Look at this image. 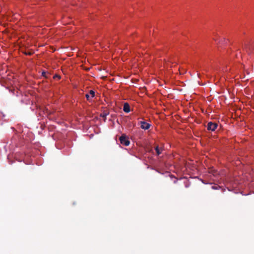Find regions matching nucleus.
Instances as JSON below:
<instances>
[{
  "instance_id": "obj_3",
  "label": "nucleus",
  "mask_w": 254,
  "mask_h": 254,
  "mask_svg": "<svg viewBox=\"0 0 254 254\" xmlns=\"http://www.w3.org/2000/svg\"><path fill=\"white\" fill-rule=\"evenodd\" d=\"M95 96V92L91 90H90L89 93H87L85 95V97L87 100L89 101L92 98H93Z\"/></svg>"
},
{
  "instance_id": "obj_4",
  "label": "nucleus",
  "mask_w": 254,
  "mask_h": 254,
  "mask_svg": "<svg viewBox=\"0 0 254 254\" xmlns=\"http://www.w3.org/2000/svg\"><path fill=\"white\" fill-rule=\"evenodd\" d=\"M141 127L142 129H147L150 127V125L147 123H145L144 122H141Z\"/></svg>"
},
{
  "instance_id": "obj_10",
  "label": "nucleus",
  "mask_w": 254,
  "mask_h": 254,
  "mask_svg": "<svg viewBox=\"0 0 254 254\" xmlns=\"http://www.w3.org/2000/svg\"><path fill=\"white\" fill-rule=\"evenodd\" d=\"M45 73H45V72H43L42 73L43 75H45Z\"/></svg>"
},
{
  "instance_id": "obj_2",
  "label": "nucleus",
  "mask_w": 254,
  "mask_h": 254,
  "mask_svg": "<svg viewBox=\"0 0 254 254\" xmlns=\"http://www.w3.org/2000/svg\"><path fill=\"white\" fill-rule=\"evenodd\" d=\"M217 125L215 123H209L207 125V129L209 130L214 131L216 129Z\"/></svg>"
},
{
  "instance_id": "obj_5",
  "label": "nucleus",
  "mask_w": 254,
  "mask_h": 254,
  "mask_svg": "<svg viewBox=\"0 0 254 254\" xmlns=\"http://www.w3.org/2000/svg\"><path fill=\"white\" fill-rule=\"evenodd\" d=\"M108 114L107 113L104 112L101 114V117H102L104 119V122H105L106 119V116H107Z\"/></svg>"
},
{
  "instance_id": "obj_1",
  "label": "nucleus",
  "mask_w": 254,
  "mask_h": 254,
  "mask_svg": "<svg viewBox=\"0 0 254 254\" xmlns=\"http://www.w3.org/2000/svg\"><path fill=\"white\" fill-rule=\"evenodd\" d=\"M120 142L121 144L127 146V137L126 134H123L119 138Z\"/></svg>"
},
{
  "instance_id": "obj_9",
  "label": "nucleus",
  "mask_w": 254,
  "mask_h": 254,
  "mask_svg": "<svg viewBox=\"0 0 254 254\" xmlns=\"http://www.w3.org/2000/svg\"><path fill=\"white\" fill-rule=\"evenodd\" d=\"M127 111H128V112H129L130 111V109H129V106H128V109H127Z\"/></svg>"
},
{
  "instance_id": "obj_7",
  "label": "nucleus",
  "mask_w": 254,
  "mask_h": 254,
  "mask_svg": "<svg viewBox=\"0 0 254 254\" xmlns=\"http://www.w3.org/2000/svg\"><path fill=\"white\" fill-rule=\"evenodd\" d=\"M155 150L158 155H159L161 153V151H160L158 146L155 148Z\"/></svg>"
},
{
  "instance_id": "obj_11",
  "label": "nucleus",
  "mask_w": 254,
  "mask_h": 254,
  "mask_svg": "<svg viewBox=\"0 0 254 254\" xmlns=\"http://www.w3.org/2000/svg\"><path fill=\"white\" fill-rule=\"evenodd\" d=\"M127 143H128V145H129V141H128Z\"/></svg>"
},
{
  "instance_id": "obj_6",
  "label": "nucleus",
  "mask_w": 254,
  "mask_h": 254,
  "mask_svg": "<svg viewBox=\"0 0 254 254\" xmlns=\"http://www.w3.org/2000/svg\"><path fill=\"white\" fill-rule=\"evenodd\" d=\"M123 110L126 113H127V102L124 103Z\"/></svg>"
},
{
  "instance_id": "obj_8",
  "label": "nucleus",
  "mask_w": 254,
  "mask_h": 254,
  "mask_svg": "<svg viewBox=\"0 0 254 254\" xmlns=\"http://www.w3.org/2000/svg\"><path fill=\"white\" fill-rule=\"evenodd\" d=\"M54 78H58V79H60L61 78V76H59V75H56L54 76Z\"/></svg>"
}]
</instances>
